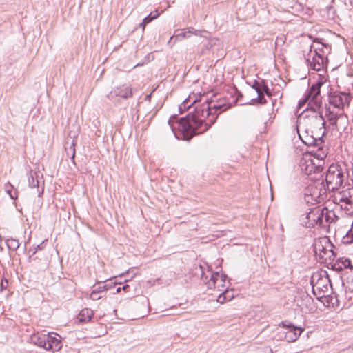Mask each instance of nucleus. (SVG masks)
<instances>
[{
    "instance_id": "1",
    "label": "nucleus",
    "mask_w": 353,
    "mask_h": 353,
    "mask_svg": "<svg viewBox=\"0 0 353 353\" xmlns=\"http://www.w3.org/2000/svg\"><path fill=\"white\" fill-rule=\"evenodd\" d=\"M194 111L176 121L178 130L184 140H190L194 135L206 132L216 121L219 114L229 105L221 101L205 100L203 103L193 102Z\"/></svg>"
},
{
    "instance_id": "2",
    "label": "nucleus",
    "mask_w": 353,
    "mask_h": 353,
    "mask_svg": "<svg viewBox=\"0 0 353 353\" xmlns=\"http://www.w3.org/2000/svg\"><path fill=\"white\" fill-rule=\"evenodd\" d=\"M331 52V46L319 41H314L310 50L305 54L307 65L310 70L321 71L327 67V55Z\"/></svg>"
},
{
    "instance_id": "3",
    "label": "nucleus",
    "mask_w": 353,
    "mask_h": 353,
    "mask_svg": "<svg viewBox=\"0 0 353 353\" xmlns=\"http://www.w3.org/2000/svg\"><path fill=\"white\" fill-rule=\"evenodd\" d=\"M347 176V169L344 164L333 163L327 170L325 186L329 191H334L342 186Z\"/></svg>"
},
{
    "instance_id": "4",
    "label": "nucleus",
    "mask_w": 353,
    "mask_h": 353,
    "mask_svg": "<svg viewBox=\"0 0 353 353\" xmlns=\"http://www.w3.org/2000/svg\"><path fill=\"white\" fill-rule=\"evenodd\" d=\"M327 191L323 179L314 181L304 190V200L307 204L315 205L324 202L327 199Z\"/></svg>"
},
{
    "instance_id": "5",
    "label": "nucleus",
    "mask_w": 353,
    "mask_h": 353,
    "mask_svg": "<svg viewBox=\"0 0 353 353\" xmlns=\"http://www.w3.org/2000/svg\"><path fill=\"white\" fill-rule=\"evenodd\" d=\"M323 84V82H317L312 85L305 92L304 97L300 100L299 107L303 108L306 105L305 110L317 111L321 108L322 103L320 89Z\"/></svg>"
},
{
    "instance_id": "6",
    "label": "nucleus",
    "mask_w": 353,
    "mask_h": 353,
    "mask_svg": "<svg viewBox=\"0 0 353 353\" xmlns=\"http://www.w3.org/2000/svg\"><path fill=\"white\" fill-rule=\"evenodd\" d=\"M201 271V279L205 283L209 289H216L219 292H222L226 288V275L219 272H213L209 268L204 271L202 265H199Z\"/></svg>"
},
{
    "instance_id": "7",
    "label": "nucleus",
    "mask_w": 353,
    "mask_h": 353,
    "mask_svg": "<svg viewBox=\"0 0 353 353\" xmlns=\"http://www.w3.org/2000/svg\"><path fill=\"white\" fill-rule=\"evenodd\" d=\"M31 341L34 345L52 352L58 351L62 347L61 336L56 334H33Z\"/></svg>"
},
{
    "instance_id": "8",
    "label": "nucleus",
    "mask_w": 353,
    "mask_h": 353,
    "mask_svg": "<svg viewBox=\"0 0 353 353\" xmlns=\"http://www.w3.org/2000/svg\"><path fill=\"white\" fill-rule=\"evenodd\" d=\"M312 292L317 299L329 296L332 285L326 272L314 274L310 281Z\"/></svg>"
},
{
    "instance_id": "9",
    "label": "nucleus",
    "mask_w": 353,
    "mask_h": 353,
    "mask_svg": "<svg viewBox=\"0 0 353 353\" xmlns=\"http://www.w3.org/2000/svg\"><path fill=\"white\" fill-rule=\"evenodd\" d=\"M332 244L327 237L320 238L314 241V252L321 263L334 259Z\"/></svg>"
},
{
    "instance_id": "10",
    "label": "nucleus",
    "mask_w": 353,
    "mask_h": 353,
    "mask_svg": "<svg viewBox=\"0 0 353 353\" xmlns=\"http://www.w3.org/2000/svg\"><path fill=\"white\" fill-rule=\"evenodd\" d=\"M333 201L347 214H353V187L336 193Z\"/></svg>"
},
{
    "instance_id": "11",
    "label": "nucleus",
    "mask_w": 353,
    "mask_h": 353,
    "mask_svg": "<svg viewBox=\"0 0 353 353\" xmlns=\"http://www.w3.org/2000/svg\"><path fill=\"white\" fill-rule=\"evenodd\" d=\"M350 100L349 94L341 92H334L329 95V107L343 110L344 106L349 104Z\"/></svg>"
},
{
    "instance_id": "12",
    "label": "nucleus",
    "mask_w": 353,
    "mask_h": 353,
    "mask_svg": "<svg viewBox=\"0 0 353 353\" xmlns=\"http://www.w3.org/2000/svg\"><path fill=\"white\" fill-rule=\"evenodd\" d=\"M325 115L327 117V120L330 121V124L336 130H339L338 123L340 122L344 124V121L346 119L343 110L334 109L332 107H328L326 109Z\"/></svg>"
},
{
    "instance_id": "13",
    "label": "nucleus",
    "mask_w": 353,
    "mask_h": 353,
    "mask_svg": "<svg viewBox=\"0 0 353 353\" xmlns=\"http://www.w3.org/2000/svg\"><path fill=\"white\" fill-rule=\"evenodd\" d=\"M201 30H196L192 27L188 28L186 30H181L178 34L172 36L168 42V45L174 46L177 40H182L190 37L192 35L201 36Z\"/></svg>"
},
{
    "instance_id": "14",
    "label": "nucleus",
    "mask_w": 353,
    "mask_h": 353,
    "mask_svg": "<svg viewBox=\"0 0 353 353\" xmlns=\"http://www.w3.org/2000/svg\"><path fill=\"white\" fill-rule=\"evenodd\" d=\"M282 325L287 328L285 334V339L288 342H294L298 339L303 329L300 327H296L290 323L282 322Z\"/></svg>"
},
{
    "instance_id": "15",
    "label": "nucleus",
    "mask_w": 353,
    "mask_h": 353,
    "mask_svg": "<svg viewBox=\"0 0 353 353\" xmlns=\"http://www.w3.org/2000/svg\"><path fill=\"white\" fill-rule=\"evenodd\" d=\"M300 166L301 171L307 175H310L312 173L319 170L318 166L315 165L311 156L306 154L305 155L300 161Z\"/></svg>"
},
{
    "instance_id": "16",
    "label": "nucleus",
    "mask_w": 353,
    "mask_h": 353,
    "mask_svg": "<svg viewBox=\"0 0 353 353\" xmlns=\"http://www.w3.org/2000/svg\"><path fill=\"white\" fill-rule=\"evenodd\" d=\"M308 123L311 130H326L325 119L317 111L313 112V115L308 118Z\"/></svg>"
},
{
    "instance_id": "17",
    "label": "nucleus",
    "mask_w": 353,
    "mask_h": 353,
    "mask_svg": "<svg viewBox=\"0 0 353 353\" xmlns=\"http://www.w3.org/2000/svg\"><path fill=\"white\" fill-rule=\"evenodd\" d=\"M334 268L337 271L345 270L347 272L353 273V263L345 257L338 259L334 264Z\"/></svg>"
},
{
    "instance_id": "18",
    "label": "nucleus",
    "mask_w": 353,
    "mask_h": 353,
    "mask_svg": "<svg viewBox=\"0 0 353 353\" xmlns=\"http://www.w3.org/2000/svg\"><path fill=\"white\" fill-rule=\"evenodd\" d=\"M132 90L131 87L123 85L114 88L110 92V95L120 97L123 99H128L132 97Z\"/></svg>"
},
{
    "instance_id": "19",
    "label": "nucleus",
    "mask_w": 353,
    "mask_h": 353,
    "mask_svg": "<svg viewBox=\"0 0 353 353\" xmlns=\"http://www.w3.org/2000/svg\"><path fill=\"white\" fill-rule=\"evenodd\" d=\"M42 181V176H40L39 172H34L31 170L28 175V184L32 188H39V185Z\"/></svg>"
},
{
    "instance_id": "20",
    "label": "nucleus",
    "mask_w": 353,
    "mask_h": 353,
    "mask_svg": "<svg viewBox=\"0 0 353 353\" xmlns=\"http://www.w3.org/2000/svg\"><path fill=\"white\" fill-rule=\"evenodd\" d=\"M319 213V206H316L310 209L307 212L306 218L308 220L307 224L309 227H314L316 225V219Z\"/></svg>"
},
{
    "instance_id": "21",
    "label": "nucleus",
    "mask_w": 353,
    "mask_h": 353,
    "mask_svg": "<svg viewBox=\"0 0 353 353\" xmlns=\"http://www.w3.org/2000/svg\"><path fill=\"white\" fill-rule=\"evenodd\" d=\"M234 296V290L232 289L228 290V288H226L225 290L221 292L220 294L218 296L217 302L223 304L227 301L232 300Z\"/></svg>"
},
{
    "instance_id": "22",
    "label": "nucleus",
    "mask_w": 353,
    "mask_h": 353,
    "mask_svg": "<svg viewBox=\"0 0 353 353\" xmlns=\"http://www.w3.org/2000/svg\"><path fill=\"white\" fill-rule=\"evenodd\" d=\"M93 315L94 312L91 309L84 308L79 312L78 318L79 321L87 323L91 320Z\"/></svg>"
},
{
    "instance_id": "23",
    "label": "nucleus",
    "mask_w": 353,
    "mask_h": 353,
    "mask_svg": "<svg viewBox=\"0 0 353 353\" xmlns=\"http://www.w3.org/2000/svg\"><path fill=\"white\" fill-rule=\"evenodd\" d=\"M326 130H312V137L314 138V139L316 141L317 144L319 145L323 143V137L325 134Z\"/></svg>"
},
{
    "instance_id": "24",
    "label": "nucleus",
    "mask_w": 353,
    "mask_h": 353,
    "mask_svg": "<svg viewBox=\"0 0 353 353\" xmlns=\"http://www.w3.org/2000/svg\"><path fill=\"white\" fill-rule=\"evenodd\" d=\"M5 191L12 199H17L18 197V191L14 188V186L9 182L4 185Z\"/></svg>"
},
{
    "instance_id": "25",
    "label": "nucleus",
    "mask_w": 353,
    "mask_h": 353,
    "mask_svg": "<svg viewBox=\"0 0 353 353\" xmlns=\"http://www.w3.org/2000/svg\"><path fill=\"white\" fill-rule=\"evenodd\" d=\"M77 141L73 139L69 146H65V152L68 157L70 156V159L74 163L75 157V145Z\"/></svg>"
},
{
    "instance_id": "26",
    "label": "nucleus",
    "mask_w": 353,
    "mask_h": 353,
    "mask_svg": "<svg viewBox=\"0 0 353 353\" xmlns=\"http://www.w3.org/2000/svg\"><path fill=\"white\" fill-rule=\"evenodd\" d=\"M6 243L8 248L12 251L17 250L20 246L19 241L13 238L7 239L6 240Z\"/></svg>"
},
{
    "instance_id": "27",
    "label": "nucleus",
    "mask_w": 353,
    "mask_h": 353,
    "mask_svg": "<svg viewBox=\"0 0 353 353\" xmlns=\"http://www.w3.org/2000/svg\"><path fill=\"white\" fill-rule=\"evenodd\" d=\"M317 147L316 150H313L312 152L314 153V155L318 159H323L327 157V148L320 146V145Z\"/></svg>"
},
{
    "instance_id": "28",
    "label": "nucleus",
    "mask_w": 353,
    "mask_h": 353,
    "mask_svg": "<svg viewBox=\"0 0 353 353\" xmlns=\"http://www.w3.org/2000/svg\"><path fill=\"white\" fill-rule=\"evenodd\" d=\"M297 132L299 134V138L301 139V141L307 145H314V146H319L316 141L314 139V138L312 137V135L306 136L305 139H303L301 135L299 134L298 127L296 126Z\"/></svg>"
},
{
    "instance_id": "29",
    "label": "nucleus",
    "mask_w": 353,
    "mask_h": 353,
    "mask_svg": "<svg viewBox=\"0 0 353 353\" xmlns=\"http://www.w3.org/2000/svg\"><path fill=\"white\" fill-rule=\"evenodd\" d=\"M159 15V13L157 10H155L154 12H151L149 15L145 17L143 19L144 23H146L147 24L150 23L152 20L157 19Z\"/></svg>"
},
{
    "instance_id": "30",
    "label": "nucleus",
    "mask_w": 353,
    "mask_h": 353,
    "mask_svg": "<svg viewBox=\"0 0 353 353\" xmlns=\"http://www.w3.org/2000/svg\"><path fill=\"white\" fill-rule=\"evenodd\" d=\"M327 211V208H322L319 206V213L316 219V225H321L323 223V219L324 216V211Z\"/></svg>"
},
{
    "instance_id": "31",
    "label": "nucleus",
    "mask_w": 353,
    "mask_h": 353,
    "mask_svg": "<svg viewBox=\"0 0 353 353\" xmlns=\"http://www.w3.org/2000/svg\"><path fill=\"white\" fill-rule=\"evenodd\" d=\"M110 289V287L108 285H99L98 286H93V290L99 292L102 294H104L105 291Z\"/></svg>"
},
{
    "instance_id": "32",
    "label": "nucleus",
    "mask_w": 353,
    "mask_h": 353,
    "mask_svg": "<svg viewBox=\"0 0 353 353\" xmlns=\"http://www.w3.org/2000/svg\"><path fill=\"white\" fill-rule=\"evenodd\" d=\"M256 101L261 104L266 103V99L264 97V94H263L261 91L257 92V98L252 99V103H254Z\"/></svg>"
},
{
    "instance_id": "33",
    "label": "nucleus",
    "mask_w": 353,
    "mask_h": 353,
    "mask_svg": "<svg viewBox=\"0 0 353 353\" xmlns=\"http://www.w3.org/2000/svg\"><path fill=\"white\" fill-rule=\"evenodd\" d=\"M343 242L345 243H353V232H352V231L351 230H349L347 232L346 236L343 237Z\"/></svg>"
},
{
    "instance_id": "34",
    "label": "nucleus",
    "mask_w": 353,
    "mask_h": 353,
    "mask_svg": "<svg viewBox=\"0 0 353 353\" xmlns=\"http://www.w3.org/2000/svg\"><path fill=\"white\" fill-rule=\"evenodd\" d=\"M103 296V294H102L99 292H97L93 290L91 292V293L90 294V299H92V301L99 300Z\"/></svg>"
},
{
    "instance_id": "35",
    "label": "nucleus",
    "mask_w": 353,
    "mask_h": 353,
    "mask_svg": "<svg viewBox=\"0 0 353 353\" xmlns=\"http://www.w3.org/2000/svg\"><path fill=\"white\" fill-rule=\"evenodd\" d=\"M261 92L263 94H266L268 96H271V92L267 85L265 84L264 81L262 80V84L261 86Z\"/></svg>"
},
{
    "instance_id": "36",
    "label": "nucleus",
    "mask_w": 353,
    "mask_h": 353,
    "mask_svg": "<svg viewBox=\"0 0 353 353\" xmlns=\"http://www.w3.org/2000/svg\"><path fill=\"white\" fill-rule=\"evenodd\" d=\"M261 84H262V81L261 82L254 81V82L252 85V88L253 89H254L256 92H259L261 91Z\"/></svg>"
},
{
    "instance_id": "37",
    "label": "nucleus",
    "mask_w": 353,
    "mask_h": 353,
    "mask_svg": "<svg viewBox=\"0 0 353 353\" xmlns=\"http://www.w3.org/2000/svg\"><path fill=\"white\" fill-rule=\"evenodd\" d=\"M290 7L292 8V9H294L296 11H299V10H303V6L301 3H299V2H297V1H295L294 4L292 5V6H290Z\"/></svg>"
},
{
    "instance_id": "38",
    "label": "nucleus",
    "mask_w": 353,
    "mask_h": 353,
    "mask_svg": "<svg viewBox=\"0 0 353 353\" xmlns=\"http://www.w3.org/2000/svg\"><path fill=\"white\" fill-rule=\"evenodd\" d=\"M43 248V243H41L40 245H37V247L30 249V251L32 250V255H34L38 250H42Z\"/></svg>"
},
{
    "instance_id": "39",
    "label": "nucleus",
    "mask_w": 353,
    "mask_h": 353,
    "mask_svg": "<svg viewBox=\"0 0 353 353\" xmlns=\"http://www.w3.org/2000/svg\"><path fill=\"white\" fill-rule=\"evenodd\" d=\"M339 353H353V348H347L345 350H343Z\"/></svg>"
},
{
    "instance_id": "40",
    "label": "nucleus",
    "mask_w": 353,
    "mask_h": 353,
    "mask_svg": "<svg viewBox=\"0 0 353 353\" xmlns=\"http://www.w3.org/2000/svg\"><path fill=\"white\" fill-rule=\"evenodd\" d=\"M168 123H169V125H170V127H171V128H172V131H174V128H175V126H174V121H172V119H170V120L168 121Z\"/></svg>"
},
{
    "instance_id": "41",
    "label": "nucleus",
    "mask_w": 353,
    "mask_h": 353,
    "mask_svg": "<svg viewBox=\"0 0 353 353\" xmlns=\"http://www.w3.org/2000/svg\"><path fill=\"white\" fill-rule=\"evenodd\" d=\"M307 303H310L312 302V299L308 296H305V299H304Z\"/></svg>"
},
{
    "instance_id": "42",
    "label": "nucleus",
    "mask_w": 353,
    "mask_h": 353,
    "mask_svg": "<svg viewBox=\"0 0 353 353\" xmlns=\"http://www.w3.org/2000/svg\"><path fill=\"white\" fill-rule=\"evenodd\" d=\"M146 24H147L146 23H144V21H142V22L139 24V27H141L143 29V30H144Z\"/></svg>"
},
{
    "instance_id": "43",
    "label": "nucleus",
    "mask_w": 353,
    "mask_h": 353,
    "mask_svg": "<svg viewBox=\"0 0 353 353\" xmlns=\"http://www.w3.org/2000/svg\"><path fill=\"white\" fill-rule=\"evenodd\" d=\"M43 190H44V188H43V187H42V188H41V191H39L38 195H39V196L43 194Z\"/></svg>"
},
{
    "instance_id": "44",
    "label": "nucleus",
    "mask_w": 353,
    "mask_h": 353,
    "mask_svg": "<svg viewBox=\"0 0 353 353\" xmlns=\"http://www.w3.org/2000/svg\"><path fill=\"white\" fill-rule=\"evenodd\" d=\"M121 287L117 288V290H116L117 293H119L121 292Z\"/></svg>"
},
{
    "instance_id": "45",
    "label": "nucleus",
    "mask_w": 353,
    "mask_h": 353,
    "mask_svg": "<svg viewBox=\"0 0 353 353\" xmlns=\"http://www.w3.org/2000/svg\"><path fill=\"white\" fill-rule=\"evenodd\" d=\"M128 287H129V286H128V285H123V286L122 287V289H123V290H126V288H128Z\"/></svg>"
},
{
    "instance_id": "46",
    "label": "nucleus",
    "mask_w": 353,
    "mask_h": 353,
    "mask_svg": "<svg viewBox=\"0 0 353 353\" xmlns=\"http://www.w3.org/2000/svg\"><path fill=\"white\" fill-rule=\"evenodd\" d=\"M1 288H6V286H5V284H3V283H2V284H1Z\"/></svg>"
},
{
    "instance_id": "47",
    "label": "nucleus",
    "mask_w": 353,
    "mask_h": 353,
    "mask_svg": "<svg viewBox=\"0 0 353 353\" xmlns=\"http://www.w3.org/2000/svg\"><path fill=\"white\" fill-rule=\"evenodd\" d=\"M1 288H6V286H5V284H3V283H2V284H1Z\"/></svg>"
},
{
    "instance_id": "48",
    "label": "nucleus",
    "mask_w": 353,
    "mask_h": 353,
    "mask_svg": "<svg viewBox=\"0 0 353 353\" xmlns=\"http://www.w3.org/2000/svg\"><path fill=\"white\" fill-rule=\"evenodd\" d=\"M1 288H6V286H5V284H3V283H2V284H1Z\"/></svg>"
},
{
    "instance_id": "49",
    "label": "nucleus",
    "mask_w": 353,
    "mask_h": 353,
    "mask_svg": "<svg viewBox=\"0 0 353 353\" xmlns=\"http://www.w3.org/2000/svg\"><path fill=\"white\" fill-rule=\"evenodd\" d=\"M332 9H333V8H332V7H329V8H328V10H329V11H330V10H332Z\"/></svg>"
}]
</instances>
